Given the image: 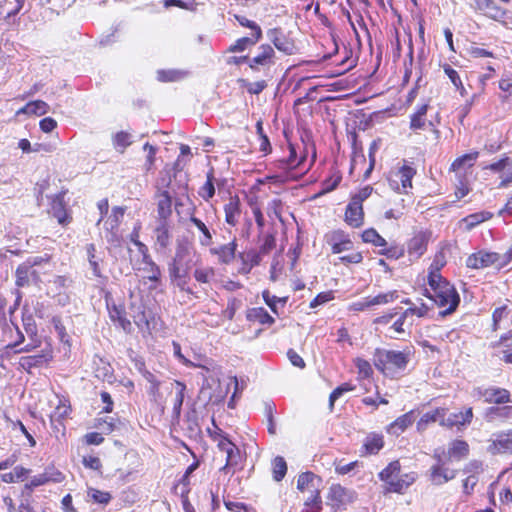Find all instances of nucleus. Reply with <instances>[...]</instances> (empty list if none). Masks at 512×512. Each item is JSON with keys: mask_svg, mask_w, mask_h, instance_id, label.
<instances>
[{"mask_svg": "<svg viewBox=\"0 0 512 512\" xmlns=\"http://www.w3.org/2000/svg\"><path fill=\"white\" fill-rule=\"evenodd\" d=\"M422 295L439 308L442 318L455 313L461 302L456 287L445 277L426 280Z\"/></svg>", "mask_w": 512, "mask_h": 512, "instance_id": "obj_1", "label": "nucleus"}, {"mask_svg": "<svg viewBox=\"0 0 512 512\" xmlns=\"http://www.w3.org/2000/svg\"><path fill=\"white\" fill-rule=\"evenodd\" d=\"M413 355L412 347H405L402 350L376 348L373 364L384 377L399 379L405 374Z\"/></svg>", "mask_w": 512, "mask_h": 512, "instance_id": "obj_2", "label": "nucleus"}, {"mask_svg": "<svg viewBox=\"0 0 512 512\" xmlns=\"http://www.w3.org/2000/svg\"><path fill=\"white\" fill-rule=\"evenodd\" d=\"M192 268V258L189 249L185 246H178L175 254L168 264V274L170 283L176 286L179 291L185 293L189 299L199 298L189 285L190 270Z\"/></svg>", "mask_w": 512, "mask_h": 512, "instance_id": "obj_3", "label": "nucleus"}, {"mask_svg": "<svg viewBox=\"0 0 512 512\" xmlns=\"http://www.w3.org/2000/svg\"><path fill=\"white\" fill-rule=\"evenodd\" d=\"M402 465L398 459L389 462L378 474V479L383 482V494L391 493L403 495L417 481L418 474L415 471L401 474Z\"/></svg>", "mask_w": 512, "mask_h": 512, "instance_id": "obj_4", "label": "nucleus"}, {"mask_svg": "<svg viewBox=\"0 0 512 512\" xmlns=\"http://www.w3.org/2000/svg\"><path fill=\"white\" fill-rule=\"evenodd\" d=\"M326 244L330 247L332 254H341L349 252L346 255L339 257V262L344 266L351 264H360L363 262V253L359 250H354V242L348 232L343 229H334L329 231L324 236Z\"/></svg>", "mask_w": 512, "mask_h": 512, "instance_id": "obj_5", "label": "nucleus"}, {"mask_svg": "<svg viewBox=\"0 0 512 512\" xmlns=\"http://www.w3.org/2000/svg\"><path fill=\"white\" fill-rule=\"evenodd\" d=\"M373 192V187L366 185L351 194L349 202L344 211V222L353 229L361 228L365 222V212L363 202L368 199Z\"/></svg>", "mask_w": 512, "mask_h": 512, "instance_id": "obj_6", "label": "nucleus"}, {"mask_svg": "<svg viewBox=\"0 0 512 512\" xmlns=\"http://www.w3.org/2000/svg\"><path fill=\"white\" fill-rule=\"evenodd\" d=\"M512 261V245L503 253L479 250L470 254L466 259V266L470 269H484L494 267L498 270L504 268Z\"/></svg>", "mask_w": 512, "mask_h": 512, "instance_id": "obj_7", "label": "nucleus"}, {"mask_svg": "<svg viewBox=\"0 0 512 512\" xmlns=\"http://www.w3.org/2000/svg\"><path fill=\"white\" fill-rule=\"evenodd\" d=\"M416 174L417 169L414 163L403 160L400 165L388 172V185L394 192L407 195L413 189V179Z\"/></svg>", "mask_w": 512, "mask_h": 512, "instance_id": "obj_8", "label": "nucleus"}, {"mask_svg": "<svg viewBox=\"0 0 512 512\" xmlns=\"http://www.w3.org/2000/svg\"><path fill=\"white\" fill-rule=\"evenodd\" d=\"M276 59L274 48L269 44H262L257 53L249 57V68L254 73L267 74L275 66Z\"/></svg>", "mask_w": 512, "mask_h": 512, "instance_id": "obj_9", "label": "nucleus"}, {"mask_svg": "<svg viewBox=\"0 0 512 512\" xmlns=\"http://www.w3.org/2000/svg\"><path fill=\"white\" fill-rule=\"evenodd\" d=\"M286 150L288 152L287 156L279 158L272 163L275 168L283 172H289L301 167L305 163L307 158L305 148L288 142Z\"/></svg>", "mask_w": 512, "mask_h": 512, "instance_id": "obj_10", "label": "nucleus"}, {"mask_svg": "<svg viewBox=\"0 0 512 512\" xmlns=\"http://www.w3.org/2000/svg\"><path fill=\"white\" fill-rule=\"evenodd\" d=\"M53 358V347L50 343H47L39 353L20 357L18 365L20 369L32 374L33 369L48 367Z\"/></svg>", "mask_w": 512, "mask_h": 512, "instance_id": "obj_11", "label": "nucleus"}, {"mask_svg": "<svg viewBox=\"0 0 512 512\" xmlns=\"http://www.w3.org/2000/svg\"><path fill=\"white\" fill-rule=\"evenodd\" d=\"M66 194L67 190H62L50 197L49 213L62 227H67L73 221L72 212L65 200Z\"/></svg>", "mask_w": 512, "mask_h": 512, "instance_id": "obj_12", "label": "nucleus"}, {"mask_svg": "<svg viewBox=\"0 0 512 512\" xmlns=\"http://www.w3.org/2000/svg\"><path fill=\"white\" fill-rule=\"evenodd\" d=\"M2 338L4 342H7L6 346L0 350V359L2 360L9 358L10 353L23 344L25 340L23 332L14 322L5 323L2 329Z\"/></svg>", "mask_w": 512, "mask_h": 512, "instance_id": "obj_13", "label": "nucleus"}, {"mask_svg": "<svg viewBox=\"0 0 512 512\" xmlns=\"http://www.w3.org/2000/svg\"><path fill=\"white\" fill-rule=\"evenodd\" d=\"M433 458L436 459V463L430 467L428 473V480L432 485L441 486L456 477L457 471L448 468L440 454L435 452Z\"/></svg>", "mask_w": 512, "mask_h": 512, "instance_id": "obj_14", "label": "nucleus"}, {"mask_svg": "<svg viewBox=\"0 0 512 512\" xmlns=\"http://www.w3.org/2000/svg\"><path fill=\"white\" fill-rule=\"evenodd\" d=\"M487 452L493 456L512 455V427L493 434L488 440Z\"/></svg>", "mask_w": 512, "mask_h": 512, "instance_id": "obj_15", "label": "nucleus"}, {"mask_svg": "<svg viewBox=\"0 0 512 512\" xmlns=\"http://www.w3.org/2000/svg\"><path fill=\"white\" fill-rule=\"evenodd\" d=\"M105 302L110 320L122 328L126 333H130L132 331V323L126 316L124 304L115 303L110 292H106Z\"/></svg>", "mask_w": 512, "mask_h": 512, "instance_id": "obj_16", "label": "nucleus"}, {"mask_svg": "<svg viewBox=\"0 0 512 512\" xmlns=\"http://www.w3.org/2000/svg\"><path fill=\"white\" fill-rule=\"evenodd\" d=\"M477 395L483 402L491 406L504 405L512 402L510 390L499 386L480 387L477 389Z\"/></svg>", "mask_w": 512, "mask_h": 512, "instance_id": "obj_17", "label": "nucleus"}, {"mask_svg": "<svg viewBox=\"0 0 512 512\" xmlns=\"http://www.w3.org/2000/svg\"><path fill=\"white\" fill-rule=\"evenodd\" d=\"M217 447L220 451L226 454L225 464L221 470L230 471V469H234L240 464V450L226 435H219Z\"/></svg>", "mask_w": 512, "mask_h": 512, "instance_id": "obj_18", "label": "nucleus"}, {"mask_svg": "<svg viewBox=\"0 0 512 512\" xmlns=\"http://www.w3.org/2000/svg\"><path fill=\"white\" fill-rule=\"evenodd\" d=\"M64 479L65 476L62 472L56 470L54 467H48L43 473L32 477L31 480L24 485L23 493H26L28 496H30L35 488L50 482L60 483Z\"/></svg>", "mask_w": 512, "mask_h": 512, "instance_id": "obj_19", "label": "nucleus"}, {"mask_svg": "<svg viewBox=\"0 0 512 512\" xmlns=\"http://www.w3.org/2000/svg\"><path fill=\"white\" fill-rule=\"evenodd\" d=\"M428 104H422L417 106L415 111L410 115V124L409 128L413 132H418L419 130L429 129L436 136H439V130L437 129V125H435L432 121H428L427 116Z\"/></svg>", "mask_w": 512, "mask_h": 512, "instance_id": "obj_20", "label": "nucleus"}, {"mask_svg": "<svg viewBox=\"0 0 512 512\" xmlns=\"http://www.w3.org/2000/svg\"><path fill=\"white\" fill-rule=\"evenodd\" d=\"M431 231L420 230L415 232L407 242V252L410 257L420 258L425 254L431 239Z\"/></svg>", "mask_w": 512, "mask_h": 512, "instance_id": "obj_21", "label": "nucleus"}, {"mask_svg": "<svg viewBox=\"0 0 512 512\" xmlns=\"http://www.w3.org/2000/svg\"><path fill=\"white\" fill-rule=\"evenodd\" d=\"M72 412L70 401L64 397L59 398L57 406L50 414V423L53 430L60 432L65 430V420L69 418Z\"/></svg>", "mask_w": 512, "mask_h": 512, "instance_id": "obj_22", "label": "nucleus"}, {"mask_svg": "<svg viewBox=\"0 0 512 512\" xmlns=\"http://www.w3.org/2000/svg\"><path fill=\"white\" fill-rule=\"evenodd\" d=\"M143 265L139 268L145 273L143 283L148 285L150 291L156 290L162 284V271L160 266L152 259L141 262Z\"/></svg>", "mask_w": 512, "mask_h": 512, "instance_id": "obj_23", "label": "nucleus"}, {"mask_svg": "<svg viewBox=\"0 0 512 512\" xmlns=\"http://www.w3.org/2000/svg\"><path fill=\"white\" fill-rule=\"evenodd\" d=\"M40 282V274L29 264L21 263L17 266L15 270V286L17 288L28 287L31 284L38 285Z\"/></svg>", "mask_w": 512, "mask_h": 512, "instance_id": "obj_24", "label": "nucleus"}, {"mask_svg": "<svg viewBox=\"0 0 512 512\" xmlns=\"http://www.w3.org/2000/svg\"><path fill=\"white\" fill-rule=\"evenodd\" d=\"M486 169L500 174L498 188H505L512 183V157L505 156L486 166Z\"/></svg>", "mask_w": 512, "mask_h": 512, "instance_id": "obj_25", "label": "nucleus"}, {"mask_svg": "<svg viewBox=\"0 0 512 512\" xmlns=\"http://www.w3.org/2000/svg\"><path fill=\"white\" fill-rule=\"evenodd\" d=\"M448 412L449 409L447 407H436L425 412L417 422V430L424 431L432 423H438L441 427L445 428V416H447Z\"/></svg>", "mask_w": 512, "mask_h": 512, "instance_id": "obj_26", "label": "nucleus"}, {"mask_svg": "<svg viewBox=\"0 0 512 512\" xmlns=\"http://www.w3.org/2000/svg\"><path fill=\"white\" fill-rule=\"evenodd\" d=\"M474 417L473 408L466 407L459 412L447 414L445 416V428L452 429L456 427L458 430L470 425Z\"/></svg>", "mask_w": 512, "mask_h": 512, "instance_id": "obj_27", "label": "nucleus"}, {"mask_svg": "<svg viewBox=\"0 0 512 512\" xmlns=\"http://www.w3.org/2000/svg\"><path fill=\"white\" fill-rule=\"evenodd\" d=\"M385 440L382 433L370 432L364 438L363 444L360 448V456L367 457L377 455L384 447Z\"/></svg>", "mask_w": 512, "mask_h": 512, "instance_id": "obj_28", "label": "nucleus"}, {"mask_svg": "<svg viewBox=\"0 0 512 512\" xmlns=\"http://www.w3.org/2000/svg\"><path fill=\"white\" fill-rule=\"evenodd\" d=\"M225 223L230 227H236L239 224L242 215V204L238 195L230 196L228 202L223 206Z\"/></svg>", "mask_w": 512, "mask_h": 512, "instance_id": "obj_29", "label": "nucleus"}, {"mask_svg": "<svg viewBox=\"0 0 512 512\" xmlns=\"http://www.w3.org/2000/svg\"><path fill=\"white\" fill-rule=\"evenodd\" d=\"M484 420L488 423L500 422L506 423L512 420V405H495L485 409Z\"/></svg>", "mask_w": 512, "mask_h": 512, "instance_id": "obj_30", "label": "nucleus"}, {"mask_svg": "<svg viewBox=\"0 0 512 512\" xmlns=\"http://www.w3.org/2000/svg\"><path fill=\"white\" fill-rule=\"evenodd\" d=\"M237 242L234 238L227 244H222L217 247H212L209 253L217 258V261L222 265H228L233 262L236 257Z\"/></svg>", "mask_w": 512, "mask_h": 512, "instance_id": "obj_31", "label": "nucleus"}, {"mask_svg": "<svg viewBox=\"0 0 512 512\" xmlns=\"http://www.w3.org/2000/svg\"><path fill=\"white\" fill-rule=\"evenodd\" d=\"M490 347L500 350L504 364L512 365V329L502 333L498 340L490 344Z\"/></svg>", "mask_w": 512, "mask_h": 512, "instance_id": "obj_32", "label": "nucleus"}, {"mask_svg": "<svg viewBox=\"0 0 512 512\" xmlns=\"http://www.w3.org/2000/svg\"><path fill=\"white\" fill-rule=\"evenodd\" d=\"M157 222L171 221L172 216V197L167 190L159 191L156 194Z\"/></svg>", "mask_w": 512, "mask_h": 512, "instance_id": "obj_33", "label": "nucleus"}, {"mask_svg": "<svg viewBox=\"0 0 512 512\" xmlns=\"http://www.w3.org/2000/svg\"><path fill=\"white\" fill-rule=\"evenodd\" d=\"M327 499L329 505L338 509L346 502L352 500V493L341 484H332L329 488Z\"/></svg>", "mask_w": 512, "mask_h": 512, "instance_id": "obj_34", "label": "nucleus"}, {"mask_svg": "<svg viewBox=\"0 0 512 512\" xmlns=\"http://www.w3.org/2000/svg\"><path fill=\"white\" fill-rule=\"evenodd\" d=\"M268 36L273 45L279 50L286 54H292L295 45L294 42L289 39L282 31L281 28H273L268 31Z\"/></svg>", "mask_w": 512, "mask_h": 512, "instance_id": "obj_35", "label": "nucleus"}, {"mask_svg": "<svg viewBox=\"0 0 512 512\" xmlns=\"http://www.w3.org/2000/svg\"><path fill=\"white\" fill-rule=\"evenodd\" d=\"M473 9L476 12L498 20L505 15V10L499 7L494 0H473Z\"/></svg>", "mask_w": 512, "mask_h": 512, "instance_id": "obj_36", "label": "nucleus"}, {"mask_svg": "<svg viewBox=\"0 0 512 512\" xmlns=\"http://www.w3.org/2000/svg\"><path fill=\"white\" fill-rule=\"evenodd\" d=\"M322 480L313 472H303L298 476L297 489L302 493H315L320 491Z\"/></svg>", "mask_w": 512, "mask_h": 512, "instance_id": "obj_37", "label": "nucleus"}, {"mask_svg": "<svg viewBox=\"0 0 512 512\" xmlns=\"http://www.w3.org/2000/svg\"><path fill=\"white\" fill-rule=\"evenodd\" d=\"M237 257L241 261V266L238 272L242 275L249 274L251 270L261 262L260 253L255 249L242 251Z\"/></svg>", "mask_w": 512, "mask_h": 512, "instance_id": "obj_38", "label": "nucleus"}, {"mask_svg": "<svg viewBox=\"0 0 512 512\" xmlns=\"http://www.w3.org/2000/svg\"><path fill=\"white\" fill-rule=\"evenodd\" d=\"M223 182L216 179L214 168H210L206 173V181L198 190L199 197L206 202L210 201L215 196L216 186L220 187Z\"/></svg>", "mask_w": 512, "mask_h": 512, "instance_id": "obj_39", "label": "nucleus"}, {"mask_svg": "<svg viewBox=\"0 0 512 512\" xmlns=\"http://www.w3.org/2000/svg\"><path fill=\"white\" fill-rule=\"evenodd\" d=\"M172 224L171 221L157 222L154 229L155 244L160 249H166L172 241Z\"/></svg>", "mask_w": 512, "mask_h": 512, "instance_id": "obj_40", "label": "nucleus"}, {"mask_svg": "<svg viewBox=\"0 0 512 512\" xmlns=\"http://www.w3.org/2000/svg\"><path fill=\"white\" fill-rule=\"evenodd\" d=\"M126 212V207L123 206H114L111 210V214L109 219L107 220V224L110 225V231L112 232L111 242H120V238L117 236V232L119 230L120 224L123 220L124 214Z\"/></svg>", "mask_w": 512, "mask_h": 512, "instance_id": "obj_41", "label": "nucleus"}, {"mask_svg": "<svg viewBox=\"0 0 512 512\" xmlns=\"http://www.w3.org/2000/svg\"><path fill=\"white\" fill-rule=\"evenodd\" d=\"M478 157H479L478 151H473V152L461 155V156L457 157L451 163V165L449 167V171L458 173V172L466 170L467 168H471L474 166Z\"/></svg>", "mask_w": 512, "mask_h": 512, "instance_id": "obj_42", "label": "nucleus"}, {"mask_svg": "<svg viewBox=\"0 0 512 512\" xmlns=\"http://www.w3.org/2000/svg\"><path fill=\"white\" fill-rule=\"evenodd\" d=\"M173 385L175 386L176 391L173 399L172 417L174 420L178 421L181 416L182 405L187 388L185 383L179 380H174Z\"/></svg>", "mask_w": 512, "mask_h": 512, "instance_id": "obj_43", "label": "nucleus"}, {"mask_svg": "<svg viewBox=\"0 0 512 512\" xmlns=\"http://www.w3.org/2000/svg\"><path fill=\"white\" fill-rule=\"evenodd\" d=\"M470 447L467 441L463 439H454L449 443L448 457L450 459L459 461L469 455Z\"/></svg>", "mask_w": 512, "mask_h": 512, "instance_id": "obj_44", "label": "nucleus"}, {"mask_svg": "<svg viewBox=\"0 0 512 512\" xmlns=\"http://www.w3.org/2000/svg\"><path fill=\"white\" fill-rule=\"evenodd\" d=\"M216 276V270L212 266L196 265L193 271V277L199 285L210 286Z\"/></svg>", "mask_w": 512, "mask_h": 512, "instance_id": "obj_45", "label": "nucleus"}, {"mask_svg": "<svg viewBox=\"0 0 512 512\" xmlns=\"http://www.w3.org/2000/svg\"><path fill=\"white\" fill-rule=\"evenodd\" d=\"M86 254L87 259L92 269L93 275L97 278L103 277L102 273V263L103 258L97 254V249L94 243H89L86 245Z\"/></svg>", "mask_w": 512, "mask_h": 512, "instance_id": "obj_46", "label": "nucleus"}, {"mask_svg": "<svg viewBox=\"0 0 512 512\" xmlns=\"http://www.w3.org/2000/svg\"><path fill=\"white\" fill-rule=\"evenodd\" d=\"M246 318L250 322L271 326L275 319L263 308L253 307L246 311Z\"/></svg>", "mask_w": 512, "mask_h": 512, "instance_id": "obj_47", "label": "nucleus"}, {"mask_svg": "<svg viewBox=\"0 0 512 512\" xmlns=\"http://www.w3.org/2000/svg\"><path fill=\"white\" fill-rule=\"evenodd\" d=\"M433 312V307L424 302L423 299H418L417 303H414L413 306L407 307L404 310V316L408 318L417 317L419 319L430 317Z\"/></svg>", "mask_w": 512, "mask_h": 512, "instance_id": "obj_48", "label": "nucleus"}, {"mask_svg": "<svg viewBox=\"0 0 512 512\" xmlns=\"http://www.w3.org/2000/svg\"><path fill=\"white\" fill-rule=\"evenodd\" d=\"M413 421V411H409L397 417L392 423H390L387 431L391 434L399 435L403 433L409 426H411Z\"/></svg>", "mask_w": 512, "mask_h": 512, "instance_id": "obj_49", "label": "nucleus"}, {"mask_svg": "<svg viewBox=\"0 0 512 512\" xmlns=\"http://www.w3.org/2000/svg\"><path fill=\"white\" fill-rule=\"evenodd\" d=\"M342 181V173L338 169H332L330 175L321 182V190L315 197L325 195L335 190Z\"/></svg>", "mask_w": 512, "mask_h": 512, "instance_id": "obj_50", "label": "nucleus"}, {"mask_svg": "<svg viewBox=\"0 0 512 512\" xmlns=\"http://www.w3.org/2000/svg\"><path fill=\"white\" fill-rule=\"evenodd\" d=\"M132 318L135 325L141 330H150V319L145 305H131Z\"/></svg>", "mask_w": 512, "mask_h": 512, "instance_id": "obj_51", "label": "nucleus"}, {"mask_svg": "<svg viewBox=\"0 0 512 512\" xmlns=\"http://www.w3.org/2000/svg\"><path fill=\"white\" fill-rule=\"evenodd\" d=\"M189 221L201 232L202 236L199 243L203 247L211 246L213 243V235L209 227L198 217L191 213Z\"/></svg>", "mask_w": 512, "mask_h": 512, "instance_id": "obj_52", "label": "nucleus"}, {"mask_svg": "<svg viewBox=\"0 0 512 512\" xmlns=\"http://www.w3.org/2000/svg\"><path fill=\"white\" fill-rule=\"evenodd\" d=\"M49 111V105L43 100H34L26 103L17 111V114L42 116Z\"/></svg>", "mask_w": 512, "mask_h": 512, "instance_id": "obj_53", "label": "nucleus"}, {"mask_svg": "<svg viewBox=\"0 0 512 512\" xmlns=\"http://www.w3.org/2000/svg\"><path fill=\"white\" fill-rule=\"evenodd\" d=\"M445 265L446 259L444 253H436L433 257L431 264L428 267L426 280L444 277L441 273V270Z\"/></svg>", "mask_w": 512, "mask_h": 512, "instance_id": "obj_54", "label": "nucleus"}, {"mask_svg": "<svg viewBox=\"0 0 512 512\" xmlns=\"http://www.w3.org/2000/svg\"><path fill=\"white\" fill-rule=\"evenodd\" d=\"M493 213L489 211H480L467 215L461 222L465 224V230L470 231L483 222L490 220Z\"/></svg>", "mask_w": 512, "mask_h": 512, "instance_id": "obj_55", "label": "nucleus"}, {"mask_svg": "<svg viewBox=\"0 0 512 512\" xmlns=\"http://www.w3.org/2000/svg\"><path fill=\"white\" fill-rule=\"evenodd\" d=\"M237 83L239 84L240 88L245 89L246 92L250 95H259L268 87V83L264 79L250 82L247 79L239 78Z\"/></svg>", "mask_w": 512, "mask_h": 512, "instance_id": "obj_56", "label": "nucleus"}, {"mask_svg": "<svg viewBox=\"0 0 512 512\" xmlns=\"http://www.w3.org/2000/svg\"><path fill=\"white\" fill-rule=\"evenodd\" d=\"M361 239L364 243H369L375 247H379L380 249L387 246L385 238L382 237L374 228L365 229L361 233Z\"/></svg>", "mask_w": 512, "mask_h": 512, "instance_id": "obj_57", "label": "nucleus"}, {"mask_svg": "<svg viewBox=\"0 0 512 512\" xmlns=\"http://www.w3.org/2000/svg\"><path fill=\"white\" fill-rule=\"evenodd\" d=\"M408 317L404 316V311L399 315V317L389 326L388 331L391 332L390 337L394 339H399L400 336L409 334L405 327V323Z\"/></svg>", "mask_w": 512, "mask_h": 512, "instance_id": "obj_58", "label": "nucleus"}, {"mask_svg": "<svg viewBox=\"0 0 512 512\" xmlns=\"http://www.w3.org/2000/svg\"><path fill=\"white\" fill-rule=\"evenodd\" d=\"M378 254L383 255V256L387 257L388 259L397 260L404 256L405 249H404L403 245H400L398 243H391V244L387 243V246L382 247V249H380L378 251Z\"/></svg>", "mask_w": 512, "mask_h": 512, "instance_id": "obj_59", "label": "nucleus"}, {"mask_svg": "<svg viewBox=\"0 0 512 512\" xmlns=\"http://www.w3.org/2000/svg\"><path fill=\"white\" fill-rule=\"evenodd\" d=\"M370 299V304L373 306L376 305H386L388 303H392L399 298V293L397 290H391L387 292H382L377 294L376 296H368Z\"/></svg>", "mask_w": 512, "mask_h": 512, "instance_id": "obj_60", "label": "nucleus"}, {"mask_svg": "<svg viewBox=\"0 0 512 512\" xmlns=\"http://www.w3.org/2000/svg\"><path fill=\"white\" fill-rule=\"evenodd\" d=\"M356 388L355 385H353L350 382H344L341 385L337 386L329 395V408L330 411L333 410L335 402L344 394L347 392H352Z\"/></svg>", "mask_w": 512, "mask_h": 512, "instance_id": "obj_61", "label": "nucleus"}, {"mask_svg": "<svg viewBox=\"0 0 512 512\" xmlns=\"http://www.w3.org/2000/svg\"><path fill=\"white\" fill-rule=\"evenodd\" d=\"M287 473V463L281 456H277L272 461V477L275 481L280 482Z\"/></svg>", "mask_w": 512, "mask_h": 512, "instance_id": "obj_62", "label": "nucleus"}, {"mask_svg": "<svg viewBox=\"0 0 512 512\" xmlns=\"http://www.w3.org/2000/svg\"><path fill=\"white\" fill-rule=\"evenodd\" d=\"M113 145L120 153H124L127 147L132 144L131 134L126 131H119L113 136Z\"/></svg>", "mask_w": 512, "mask_h": 512, "instance_id": "obj_63", "label": "nucleus"}, {"mask_svg": "<svg viewBox=\"0 0 512 512\" xmlns=\"http://www.w3.org/2000/svg\"><path fill=\"white\" fill-rule=\"evenodd\" d=\"M354 365L357 368L358 379H367L372 377L373 368L368 360L357 357L354 359Z\"/></svg>", "mask_w": 512, "mask_h": 512, "instance_id": "obj_64", "label": "nucleus"}]
</instances>
